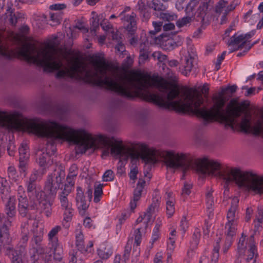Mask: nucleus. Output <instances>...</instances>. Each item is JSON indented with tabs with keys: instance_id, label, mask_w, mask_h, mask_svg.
I'll list each match as a JSON object with an SVG mask.
<instances>
[{
	"instance_id": "nucleus-17",
	"label": "nucleus",
	"mask_w": 263,
	"mask_h": 263,
	"mask_svg": "<svg viewBox=\"0 0 263 263\" xmlns=\"http://www.w3.org/2000/svg\"><path fill=\"white\" fill-rule=\"evenodd\" d=\"M197 55L193 53H189L187 56H185L184 60L181 59L180 64L181 66L179 67V70L184 76H187L191 72L194 66V62L196 61Z\"/></svg>"
},
{
	"instance_id": "nucleus-21",
	"label": "nucleus",
	"mask_w": 263,
	"mask_h": 263,
	"mask_svg": "<svg viewBox=\"0 0 263 263\" xmlns=\"http://www.w3.org/2000/svg\"><path fill=\"white\" fill-rule=\"evenodd\" d=\"M155 41L158 44H162L166 47L168 50H173L175 48L176 46L171 37V34L167 32L162 33L157 37H155Z\"/></svg>"
},
{
	"instance_id": "nucleus-35",
	"label": "nucleus",
	"mask_w": 263,
	"mask_h": 263,
	"mask_svg": "<svg viewBox=\"0 0 263 263\" xmlns=\"http://www.w3.org/2000/svg\"><path fill=\"white\" fill-rule=\"evenodd\" d=\"M243 41H246L243 36V34L239 35L236 36V34H234L231 38L228 43V46H234L239 44L242 43Z\"/></svg>"
},
{
	"instance_id": "nucleus-23",
	"label": "nucleus",
	"mask_w": 263,
	"mask_h": 263,
	"mask_svg": "<svg viewBox=\"0 0 263 263\" xmlns=\"http://www.w3.org/2000/svg\"><path fill=\"white\" fill-rule=\"evenodd\" d=\"M78 251L72 250L69 252V263H76L77 261H82V251L84 250V241L76 242Z\"/></svg>"
},
{
	"instance_id": "nucleus-64",
	"label": "nucleus",
	"mask_w": 263,
	"mask_h": 263,
	"mask_svg": "<svg viewBox=\"0 0 263 263\" xmlns=\"http://www.w3.org/2000/svg\"><path fill=\"white\" fill-rule=\"evenodd\" d=\"M253 210L251 208H248L246 211L245 220L248 222L250 220L252 215L253 214Z\"/></svg>"
},
{
	"instance_id": "nucleus-1",
	"label": "nucleus",
	"mask_w": 263,
	"mask_h": 263,
	"mask_svg": "<svg viewBox=\"0 0 263 263\" xmlns=\"http://www.w3.org/2000/svg\"><path fill=\"white\" fill-rule=\"evenodd\" d=\"M3 29L1 28V32ZM3 37L1 34V39ZM5 56L12 60L17 58L28 63H33L43 68L44 71L55 74L57 79L67 77L70 79L82 80L86 83L98 87L106 86L107 90L114 91L124 98L133 99L137 97L138 82L135 83L131 78L125 76L120 77L119 80H114L107 76V71L117 70L118 67L97 54L91 57V62L95 71L87 69L85 66L74 63L68 68L61 69L63 64L61 59L57 55L53 47L50 49L44 48L39 50L35 45L27 43L18 50H11L5 52L1 41V57Z\"/></svg>"
},
{
	"instance_id": "nucleus-30",
	"label": "nucleus",
	"mask_w": 263,
	"mask_h": 263,
	"mask_svg": "<svg viewBox=\"0 0 263 263\" xmlns=\"http://www.w3.org/2000/svg\"><path fill=\"white\" fill-rule=\"evenodd\" d=\"M154 15L157 17H159L160 19L164 21L170 22L171 21H175L177 19V15L174 13L168 12H155Z\"/></svg>"
},
{
	"instance_id": "nucleus-33",
	"label": "nucleus",
	"mask_w": 263,
	"mask_h": 263,
	"mask_svg": "<svg viewBox=\"0 0 263 263\" xmlns=\"http://www.w3.org/2000/svg\"><path fill=\"white\" fill-rule=\"evenodd\" d=\"M237 222H227L226 223L225 229H227L225 232L226 235H230V236H235L237 230Z\"/></svg>"
},
{
	"instance_id": "nucleus-2",
	"label": "nucleus",
	"mask_w": 263,
	"mask_h": 263,
	"mask_svg": "<svg viewBox=\"0 0 263 263\" xmlns=\"http://www.w3.org/2000/svg\"><path fill=\"white\" fill-rule=\"evenodd\" d=\"M193 166L195 170L201 175L218 177L227 183L234 182L239 188L255 194L263 193V176L252 171H242L238 168H231L208 157L195 159Z\"/></svg>"
},
{
	"instance_id": "nucleus-55",
	"label": "nucleus",
	"mask_w": 263,
	"mask_h": 263,
	"mask_svg": "<svg viewBox=\"0 0 263 263\" xmlns=\"http://www.w3.org/2000/svg\"><path fill=\"white\" fill-rule=\"evenodd\" d=\"M228 4L227 1L224 0H220L216 6L215 11L217 13H220L222 9L226 7V5Z\"/></svg>"
},
{
	"instance_id": "nucleus-39",
	"label": "nucleus",
	"mask_w": 263,
	"mask_h": 263,
	"mask_svg": "<svg viewBox=\"0 0 263 263\" xmlns=\"http://www.w3.org/2000/svg\"><path fill=\"white\" fill-rule=\"evenodd\" d=\"M152 3V6H149V7L154 9L155 11H158L160 12L165 9V7L159 0H153Z\"/></svg>"
},
{
	"instance_id": "nucleus-8",
	"label": "nucleus",
	"mask_w": 263,
	"mask_h": 263,
	"mask_svg": "<svg viewBox=\"0 0 263 263\" xmlns=\"http://www.w3.org/2000/svg\"><path fill=\"white\" fill-rule=\"evenodd\" d=\"M162 158L167 167L174 170L180 169L183 173L181 179H184L185 174L190 168L194 167L195 159L188 154L175 153L174 151H164Z\"/></svg>"
},
{
	"instance_id": "nucleus-34",
	"label": "nucleus",
	"mask_w": 263,
	"mask_h": 263,
	"mask_svg": "<svg viewBox=\"0 0 263 263\" xmlns=\"http://www.w3.org/2000/svg\"><path fill=\"white\" fill-rule=\"evenodd\" d=\"M65 211L64 213V219L62 221V224L66 227H68L67 224L72 219L73 216V210L70 208L67 209H65Z\"/></svg>"
},
{
	"instance_id": "nucleus-13",
	"label": "nucleus",
	"mask_w": 263,
	"mask_h": 263,
	"mask_svg": "<svg viewBox=\"0 0 263 263\" xmlns=\"http://www.w3.org/2000/svg\"><path fill=\"white\" fill-rule=\"evenodd\" d=\"M11 221L8 220L7 223H4L1 227V245H3V251L5 255L8 256L11 259L15 249L11 244L12 238L9 233L8 226H11Z\"/></svg>"
},
{
	"instance_id": "nucleus-56",
	"label": "nucleus",
	"mask_w": 263,
	"mask_h": 263,
	"mask_svg": "<svg viewBox=\"0 0 263 263\" xmlns=\"http://www.w3.org/2000/svg\"><path fill=\"white\" fill-rule=\"evenodd\" d=\"M200 232L199 230V229H196L195 231L194 232V234L193 235V241L192 243H193L196 246L198 244L199 239L200 238Z\"/></svg>"
},
{
	"instance_id": "nucleus-46",
	"label": "nucleus",
	"mask_w": 263,
	"mask_h": 263,
	"mask_svg": "<svg viewBox=\"0 0 263 263\" xmlns=\"http://www.w3.org/2000/svg\"><path fill=\"white\" fill-rule=\"evenodd\" d=\"M206 203L207 209L211 210L213 208L214 205V199L212 196V192H209L206 194Z\"/></svg>"
},
{
	"instance_id": "nucleus-26",
	"label": "nucleus",
	"mask_w": 263,
	"mask_h": 263,
	"mask_svg": "<svg viewBox=\"0 0 263 263\" xmlns=\"http://www.w3.org/2000/svg\"><path fill=\"white\" fill-rule=\"evenodd\" d=\"M238 202L239 200L237 198H234L232 199L231 207L227 213V218L228 219V222H237L236 211L238 206Z\"/></svg>"
},
{
	"instance_id": "nucleus-53",
	"label": "nucleus",
	"mask_w": 263,
	"mask_h": 263,
	"mask_svg": "<svg viewBox=\"0 0 263 263\" xmlns=\"http://www.w3.org/2000/svg\"><path fill=\"white\" fill-rule=\"evenodd\" d=\"M152 56L154 58H157L158 59V60L160 62L165 61L167 59V56L166 55L162 54L160 51L154 52L152 54Z\"/></svg>"
},
{
	"instance_id": "nucleus-18",
	"label": "nucleus",
	"mask_w": 263,
	"mask_h": 263,
	"mask_svg": "<svg viewBox=\"0 0 263 263\" xmlns=\"http://www.w3.org/2000/svg\"><path fill=\"white\" fill-rule=\"evenodd\" d=\"M136 16V14L133 12L131 15H127L124 17V20L128 23L126 27V29L128 31V34L132 36V37L130 39V44L131 45H134L137 42V38L134 36V34L137 28L136 21L135 20Z\"/></svg>"
},
{
	"instance_id": "nucleus-52",
	"label": "nucleus",
	"mask_w": 263,
	"mask_h": 263,
	"mask_svg": "<svg viewBox=\"0 0 263 263\" xmlns=\"http://www.w3.org/2000/svg\"><path fill=\"white\" fill-rule=\"evenodd\" d=\"M77 171L78 167L77 165L75 164H72L69 168V172L67 176L68 179L76 177L77 176Z\"/></svg>"
},
{
	"instance_id": "nucleus-16",
	"label": "nucleus",
	"mask_w": 263,
	"mask_h": 263,
	"mask_svg": "<svg viewBox=\"0 0 263 263\" xmlns=\"http://www.w3.org/2000/svg\"><path fill=\"white\" fill-rule=\"evenodd\" d=\"M77 192L76 197V205L79 210V214L83 216L86 214L90 201L88 199H86V197L84 195V191L81 187L78 186Z\"/></svg>"
},
{
	"instance_id": "nucleus-57",
	"label": "nucleus",
	"mask_w": 263,
	"mask_h": 263,
	"mask_svg": "<svg viewBox=\"0 0 263 263\" xmlns=\"http://www.w3.org/2000/svg\"><path fill=\"white\" fill-rule=\"evenodd\" d=\"M140 228H138L135 230V243L137 246H139L141 242V233L140 232Z\"/></svg>"
},
{
	"instance_id": "nucleus-51",
	"label": "nucleus",
	"mask_w": 263,
	"mask_h": 263,
	"mask_svg": "<svg viewBox=\"0 0 263 263\" xmlns=\"http://www.w3.org/2000/svg\"><path fill=\"white\" fill-rule=\"evenodd\" d=\"M131 212H133L131 210L129 211L128 210H125L123 211L119 219L120 225H121L122 223L130 216Z\"/></svg>"
},
{
	"instance_id": "nucleus-61",
	"label": "nucleus",
	"mask_w": 263,
	"mask_h": 263,
	"mask_svg": "<svg viewBox=\"0 0 263 263\" xmlns=\"http://www.w3.org/2000/svg\"><path fill=\"white\" fill-rule=\"evenodd\" d=\"M159 206V203L158 199L154 200L152 204L147 208L148 211H152L154 213L155 209H158Z\"/></svg>"
},
{
	"instance_id": "nucleus-54",
	"label": "nucleus",
	"mask_w": 263,
	"mask_h": 263,
	"mask_svg": "<svg viewBox=\"0 0 263 263\" xmlns=\"http://www.w3.org/2000/svg\"><path fill=\"white\" fill-rule=\"evenodd\" d=\"M171 37L173 41H174V43L176 47L181 46L182 44L183 39L180 35H177L176 34H171Z\"/></svg>"
},
{
	"instance_id": "nucleus-43",
	"label": "nucleus",
	"mask_w": 263,
	"mask_h": 263,
	"mask_svg": "<svg viewBox=\"0 0 263 263\" xmlns=\"http://www.w3.org/2000/svg\"><path fill=\"white\" fill-rule=\"evenodd\" d=\"M30 28L27 25H23L19 29V32L17 34V36L19 38H25V36L29 34Z\"/></svg>"
},
{
	"instance_id": "nucleus-45",
	"label": "nucleus",
	"mask_w": 263,
	"mask_h": 263,
	"mask_svg": "<svg viewBox=\"0 0 263 263\" xmlns=\"http://www.w3.org/2000/svg\"><path fill=\"white\" fill-rule=\"evenodd\" d=\"M162 22H153V25L154 27V30H151L149 32V33L151 35L152 37H153V35H155L157 32L160 31L162 26Z\"/></svg>"
},
{
	"instance_id": "nucleus-48",
	"label": "nucleus",
	"mask_w": 263,
	"mask_h": 263,
	"mask_svg": "<svg viewBox=\"0 0 263 263\" xmlns=\"http://www.w3.org/2000/svg\"><path fill=\"white\" fill-rule=\"evenodd\" d=\"M68 195H65L64 194H60V202L62 207L64 209L71 208V206L69 205L67 196Z\"/></svg>"
},
{
	"instance_id": "nucleus-40",
	"label": "nucleus",
	"mask_w": 263,
	"mask_h": 263,
	"mask_svg": "<svg viewBox=\"0 0 263 263\" xmlns=\"http://www.w3.org/2000/svg\"><path fill=\"white\" fill-rule=\"evenodd\" d=\"M132 249V242H130L129 241H128L126 246H125L124 254L122 257V261L126 262L128 261L130 253Z\"/></svg>"
},
{
	"instance_id": "nucleus-24",
	"label": "nucleus",
	"mask_w": 263,
	"mask_h": 263,
	"mask_svg": "<svg viewBox=\"0 0 263 263\" xmlns=\"http://www.w3.org/2000/svg\"><path fill=\"white\" fill-rule=\"evenodd\" d=\"M27 192L29 200L32 201L45 196V193L36 190V184L27 182Z\"/></svg>"
},
{
	"instance_id": "nucleus-12",
	"label": "nucleus",
	"mask_w": 263,
	"mask_h": 263,
	"mask_svg": "<svg viewBox=\"0 0 263 263\" xmlns=\"http://www.w3.org/2000/svg\"><path fill=\"white\" fill-rule=\"evenodd\" d=\"M65 172L61 169L57 171L54 170V173L48 175L45 182L44 190L51 197H54L59 189H62L63 180L64 179Z\"/></svg>"
},
{
	"instance_id": "nucleus-5",
	"label": "nucleus",
	"mask_w": 263,
	"mask_h": 263,
	"mask_svg": "<svg viewBox=\"0 0 263 263\" xmlns=\"http://www.w3.org/2000/svg\"><path fill=\"white\" fill-rule=\"evenodd\" d=\"M6 112L1 110V127L7 126V127L11 130H16L23 132H27L29 134H32L37 136L39 137L47 138L50 139L51 141H48L46 144V147L39 152L36 158V162L38 165L43 170L49 168L53 163V156L54 155L57 148L54 140H59L52 137L42 136L34 132V130H43L44 128H40V124H46L48 122H55L51 120H44L40 118H34L32 119L23 118L22 119L13 120L11 115L7 117V123H5V118ZM56 122H57L56 121ZM46 130V128H45ZM62 140L66 141L64 139ZM66 141H67L66 140Z\"/></svg>"
},
{
	"instance_id": "nucleus-4",
	"label": "nucleus",
	"mask_w": 263,
	"mask_h": 263,
	"mask_svg": "<svg viewBox=\"0 0 263 263\" xmlns=\"http://www.w3.org/2000/svg\"><path fill=\"white\" fill-rule=\"evenodd\" d=\"M237 88V86L236 85L227 87H222L218 95L213 97L214 104L209 109L206 106L201 107L203 104L204 99L201 95L196 89L193 88H190L186 92V103H181V102L176 101L167 104L163 103L161 105L166 108L171 107L175 109L177 108L179 111L182 112H192L196 115L197 117L202 118L205 122L208 120L209 116H213L215 114L222 111L226 103L223 96L228 91H230L232 94L234 93Z\"/></svg>"
},
{
	"instance_id": "nucleus-41",
	"label": "nucleus",
	"mask_w": 263,
	"mask_h": 263,
	"mask_svg": "<svg viewBox=\"0 0 263 263\" xmlns=\"http://www.w3.org/2000/svg\"><path fill=\"white\" fill-rule=\"evenodd\" d=\"M112 254V251L110 249H108L106 251V249L104 250L101 249L98 250V254L100 258L103 260L108 259Z\"/></svg>"
},
{
	"instance_id": "nucleus-31",
	"label": "nucleus",
	"mask_w": 263,
	"mask_h": 263,
	"mask_svg": "<svg viewBox=\"0 0 263 263\" xmlns=\"http://www.w3.org/2000/svg\"><path fill=\"white\" fill-rule=\"evenodd\" d=\"M258 257V255L257 253L256 246L254 245H251L248 250V257L245 259V260L247 262L253 260V262L255 263L257 261V258Z\"/></svg>"
},
{
	"instance_id": "nucleus-47",
	"label": "nucleus",
	"mask_w": 263,
	"mask_h": 263,
	"mask_svg": "<svg viewBox=\"0 0 263 263\" xmlns=\"http://www.w3.org/2000/svg\"><path fill=\"white\" fill-rule=\"evenodd\" d=\"M115 175L113 171L111 170H108L105 172L103 175V180L104 181H112L114 179Z\"/></svg>"
},
{
	"instance_id": "nucleus-50",
	"label": "nucleus",
	"mask_w": 263,
	"mask_h": 263,
	"mask_svg": "<svg viewBox=\"0 0 263 263\" xmlns=\"http://www.w3.org/2000/svg\"><path fill=\"white\" fill-rule=\"evenodd\" d=\"M147 2V0H138L137 6L138 9L140 12L146 10Z\"/></svg>"
},
{
	"instance_id": "nucleus-25",
	"label": "nucleus",
	"mask_w": 263,
	"mask_h": 263,
	"mask_svg": "<svg viewBox=\"0 0 263 263\" xmlns=\"http://www.w3.org/2000/svg\"><path fill=\"white\" fill-rule=\"evenodd\" d=\"M5 212L9 218H12L15 215V198L14 197L9 196V198L5 203Z\"/></svg>"
},
{
	"instance_id": "nucleus-62",
	"label": "nucleus",
	"mask_w": 263,
	"mask_h": 263,
	"mask_svg": "<svg viewBox=\"0 0 263 263\" xmlns=\"http://www.w3.org/2000/svg\"><path fill=\"white\" fill-rule=\"evenodd\" d=\"M138 173V171L137 166L132 168L128 174L130 179L135 181L137 178V175Z\"/></svg>"
},
{
	"instance_id": "nucleus-6",
	"label": "nucleus",
	"mask_w": 263,
	"mask_h": 263,
	"mask_svg": "<svg viewBox=\"0 0 263 263\" xmlns=\"http://www.w3.org/2000/svg\"><path fill=\"white\" fill-rule=\"evenodd\" d=\"M248 101L238 102L237 98L232 99L228 104L226 109L219 113L215 114L213 116H209L208 120L204 122L208 123L213 121H218L223 124L226 127H230L234 130L239 128L240 130L245 133H252L254 135H263V120H258L254 126L251 123V115L247 114L243 116L240 122L238 119L244 111L249 106Z\"/></svg>"
},
{
	"instance_id": "nucleus-20",
	"label": "nucleus",
	"mask_w": 263,
	"mask_h": 263,
	"mask_svg": "<svg viewBox=\"0 0 263 263\" xmlns=\"http://www.w3.org/2000/svg\"><path fill=\"white\" fill-rule=\"evenodd\" d=\"M44 196L35 200V203L36 204V209L40 210L41 213L45 214L47 217H49L51 214V206L53 204L52 201H49L47 199H44Z\"/></svg>"
},
{
	"instance_id": "nucleus-22",
	"label": "nucleus",
	"mask_w": 263,
	"mask_h": 263,
	"mask_svg": "<svg viewBox=\"0 0 263 263\" xmlns=\"http://www.w3.org/2000/svg\"><path fill=\"white\" fill-rule=\"evenodd\" d=\"M113 140V143L110 145L111 154L120 157H125V160H127L128 156L125 155L124 147L122 145V141H117L114 137H110Z\"/></svg>"
},
{
	"instance_id": "nucleus-60",
	"label": "nucleus",
	"mask_w": 263,
	"mask_h": 263,
	"mask_svg": "<svg viewBox=\"0 0 263 263\" xmlns=\"http://www.w3.org/2000/svg\"><path fill=\"white\" fill-rule=\"evenodd\" d=\"M192 188V185L187 183H185L184 187L182 190V195H189L191 193V189Z\"/></svg>"
},
{
	"instance_id": "nucleus-37",
	"label": "nucleus",
	"mask_w": 263,
	"mask_h": 263,
	"mask_svg": "<svg viewBox=\"0 0 263 263\" xmlns=\"http://www.w3.org/2000/svg\"><path fill=\"white\" fill-rule=\"evenodd\" d=\"M29 159H27V157H20L19 158V165L20 172L24 174V176H26V171L27 167V162Z\"/></svg>"
},
{
	"instance_id": "nucleus-28",
	"label": "nucleus",
	"mask_w": 263,
	"mask_h": 263,
	"mask_svg": "<svg viewBox=\"0 0 263 263\" xmlns=\"http://www.w3.org/2000/svg\"><path fill=\"white\" fill-rule=\"evenodd\" d=\"M61 230V227L59 226H57L53 228L48 233L49 240L51 243L52 247L59 246L58 239L55 236Z\"/></svg>"
},
{
	"instance_id": "nucleus-32",
	"label": "nucleus",
	"mask_w": 263,
	"mask_h": 263,
	"mask_svg": "<svg viewBox=\"0 0 263 263\" xmlns=\"http://www.w3.org/2000/svg\"><path fill=\"white\" fill-rule=\"evenodd\" d=\"M246 236L242 233L241 237L240 238L239 242L237 244V254L239 257L241 255H243L247 248V244L245 243Z\"/></svg>"
},
{
	"instance_id": "nucleus-44",
	"label": "nucleus",
	"mask_w": 263,
	"mask_h": 263,
	"mask_svg": "<svg viewBox=\"0 0 263 263\" xmlns=\"http://www.w3.org/2000/svg\"><path fill=\"white\" fill-rule=\"evenodd\" d=\"M18 153L20 154V157H27V159H29V153L27 144L26 143L22 144L21 147L18 149Z\"/></svg>"
},
{
	"instance_id": "nucleus-9",
	"label": "nucleus",
	"mask_w": 263,
	"mask_h": 263,
	"mask_svg": "<svg viewBox=\"0 0 263 263\" xmlns=\"http://www.w3.org/2000/svg\"><path fill=\"white\" fill-rule=\"evenodd\" d=\"M213 3L214 2L211 0L202 2L198 8L196 17L194 16L193 8L187 7L185 9L186 16L176 21V26L178 28H181L186 26L187 24L191 22L194 17L197 22L200 23L201 27L204 28L206 27L210 24L208 16H206V12L210 7H213Z\"/></svg>"
},
{
	"instance_id": "nucleus-3",
	"label": "nucleus",
	"mask_w": 263,
	"mask_h": 263,
	"mask_svg": "<svg viewBox=\"0 0 263 263\" xmlns=\"http://www.w3.org/2000/svg\"><path fill=\"white\" fill-rule=\"evenodd\" d=\"M40 125V128H46L47 130L34 129V131L39 135L64 139L76 144L77 154L85 153L87 150L90 148H104L102 156H107L109 155V148L113 143V140L106 136L100 135L95 138L84 129L75 130L56 122H48L47 124Z\"/></svg>"
},
{
	"instance_id": "nucleus-7",
	"label": "nucleus",
	"mask_w": 263,
	"mask_h": 263,
	"mask_svg": "<svg viewBox=\"0 0 263 263\" xmlns=\"http://www.w3.org/2000/svg\"><path fill=\"white\" fill-rule=\"evenodd\" d=\"M208 86L209 85L207 83H205L201 88V92H199L196 88L195 89L202 96V94H204V97H207L209 92V88ZM138 87L137 97H139L146 102L153 103L160 108L168 110H174L181 114H191L195 115L194 114L190 112H182L179 111L177 108L175 109L171 107L166 108L161 105V104L163 103L167 104L172 102L176 101L181 102V103H186L185 93L189 88L186 90L184 93V101H183L181 99H179L176 101L174 100L175 99L179 98V91L176 85L170 82L165 81L163 83H159L158 85L159 92H156V93H153L150 91L149 88L151 87V84L147 81L144 82L139 81ZM193 88L195 89L194 88ZM195 116H197L196 115Z\"/></svg>"
},
{
	"instance_id": "nucleus-42",
	"label": "nucleus",
	"mask_w": 263,
	"mask_h": 263,
	"mask_svg": "<svg viewBox=\"0 0 263 263\" xmlns=\"http://www.w3.org/2000/svg\"><path fill=\"white\" fill-rule=\"evenodd\" d=\"M62 17L60 14L55 13H50V21L52 22L50 25L52 26H56L61 23Z\"/></svg>"
},
{
	"instance_id": "nucleus-19",
	"label": "nucleus",
	"mask_w": 263,
	"mask_h": 263,
	"mask_svg": "<svg viewBox=\"0 0 263 263\" xmlns=\"http://www.w3.org/2000/svg\"><path fill=\"white\" fill-rule=\"evenodd\" d=\"M145 183V181L143 179H139L137 183L136 187L134 191L133 199L130 202V210L133 212H134V210L137 207V202L139 200L141 196V194Z\"/></svg>"
},
{
	"instance_id": "nucleus-27",
	"label": "nucleus",
	"mask_w": 263,
	"mask_h": 263,
	"mask_svg": "<svg viewBox=\"0 0 263 263\" xmlns=\"http://www.w3.org/2000/svg\"><path fill=\"white\" fill-rule=\"evenodd\" d=\"M7 12L1 16V21L2 20L5 21V23H8L12 26H15L17 22V17L14 13V9L10 7L7 8Z\"/></svg>"
},
{
	"instance_id": "nucleus-38",
	"label": "nucleus",
	"mask_w": 263,
	"mask_h": 263,
	"mask_svg": "<svg viewBox=\"0 0 263 263\" xmlns=\"http://www.w3.org/2000/svg\"><path fill=\"white\" fill-rule=\"evenodd\" d=\"M52 248L54 250L53 253L54 260L58 262L61 261L63 258L62 250L59 248V246H57L56 247H52Z\"/></svg>"
},
{
	"instance_id": "nucleus-11",
	"label": "nucleus",
	"mask_w": 263,
	"mask_h": 263,
	"mask_svg": "<svg viewBox=\"0 0 263 263\" xmlns=\"http://www.w3.org/2000/svg\"><path fill=\"white\" fill-rule=\"evenodd\" d=\"M36 232L35 230L33 231V236L31 240L32 252L30 253V261L35 263L36 261L40 260L41 257H45V261L48 262L51 260L52 256L45 254L46 247L43 243V229L40 228L38 230L36 227Z\"/></svg>"
},
{
	"instance_id": "nucleus-59",
	"label": "nucleus",
	"mask_w": 263,
	"mask_h": 263,
	"mask_svg": "<svg viewBox=\"0 0 263 263\" xmlns=\"http://www.w3.org/2000/svg\"><path fill=\"white\" fill-rule=\"evenodd\" d=\"M263 219V209L261 207L257 208V214L256 215V219L257 221L261 223L262 222Z\"/></svg>"
},
{
	"instance_id": "nucleus-49",
	"label": "nucleus",
	"mask_w": 263,
	"mask_h": 263,
	"mask_svg": "<svg viewBox=\"0 0 263 263\" xmlns=\"http://www.w3.org/2000/svg\"><path fill=\"white\" fill-rule=\"evenodd\" d=\"M175 212V208L173 201L168 200L166 202V213L168 217H171Z\"/></svg>"
},
{
	"instance_id": "nucleus-63",
	"label": "nucleus",
	"mask_w": 263,
	"mask_h": 263,
	"mask_svg": "<svg viewBox=\"0 0 263 263\" xmlns=\"http://www.w3.org/2000/svg\"><path fill=\"white\" fill-rule=\"evenodd\" d=\"M66 6L64 4H55L50 6L51 10H60L65 9Z\"/></svg>"
},
{
	"instance_id": "nucleus-10",
	"label": "nucleus",
	"mask_w": 263,
	"mask_h": 263,
	"mask_svg": "<svg viewBox=\"0 0 263 263\" xmlns=\"http://www.w3.org/2000/svg\"><path fill=\"white\" fill-rule=\"evenodd\" d=\"M133 146L134 148L139 151L140 153L130 152L128 154V156L132 159V162L137 161L140 158L146 164H155L157 161L156 157L160 156L162 158V153L164 152L154 148H149L148 145L144 143H134Z\"/></svg>"
},
{
	"instance_id": "nucleus-36",
	"label": "nucleus",
	"mask_w": 263,
	"mask_h": 263,
	"mask_svg": "<svg viewBox=\"0 0 263 263\" xmlns=\"http://www.w3.org/2000/svg\"><path fill=\"white\" fill-rule=\"evenodd\" d=\"M103 184H99L97 185H95V191H94V199L93 201L95 202H98L100 199V197L103 194Z\"/></svg>"
},
{
	"instance_id": "nucleus-29",
	"label": "nucleus",
	"mask_w": 263,
	"mask_h": 263,
	"mask_svg": "<svg viewBox=\"0 0 263 263\" xmlns=\"http://www.w3.org/2000/svg\"><path fill=\"white\" fill-rule=\"evenodd\" d=\"M92 17L90 20V32L92 35H96L97 30L99 27V18L96 12H91Z\"/></svg>"
},
{
	"instance_id": "nucleus-15",
	"label": "nucleus",
	"mask_w": 263,
	"mask_h": 263,
	"mask_svg": "<svg viewBox=\"0 0 263 263\" xmlns=\"http://www.w3.org/2000/svg\"><path fill=\"white\" fill-rule=\"evenodd\" d=\"M23 195L18 192V211L21 215L23 217L26 216L29 210H34L36 209V204L35 203V200L32 201L29 200V203L27 196L23 191Z\"/></svg>"
},
{
	"instance_id": "nucleus-14",
	"label": "nucleus",
	"mask_w": 263,
	"mask_h": 263,
	"mask_svg": "<svg viewBox=\"0 0 263 263\" xmlns=\"http://www.w3.org/2000/svg\"><path fill=\"white\" fill-rule=\"evenodd\" d=\"M29 237L27 233H24L22 235L21 238L18 243V246L13 254V257L11 258L12 263H20L24 261L23 258L26 254V247L28 241Z\"/></svg>"
},
{
	"instance_id": "nucleus-58",
	"label": "nucleus",
	"mask_w": 263,
	"mask_h": 263,
	"mask_svg": "<svg viewBox=\"0 0 263 263\" xmlns=\"http://www.w3.org/2000/svg\"><path fill=\"white\" fill-rule=\"evenodd\" d=\"M4 180V178H1V194H4L5 192L6 196H7L9 195L10 193V186H7V185H3V180Z\"/></svg>"
}]
</instances>
